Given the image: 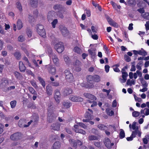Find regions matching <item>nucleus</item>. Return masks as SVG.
<instances>
[{
  "instance_id": "3c124183",
  "label": "nucleus",
  "mask_w": 149,
  "mask_h": 149,
  "mask_svg": "<svg viewBox=\"0 0 149 149\" xmlns=\"http://www.w3.org/2000/svg\"><path fill=\"white\" fill-rule=\"evenodd\" d=\"M140 115V112L137 111H134L132 113V115L134 117H138Z\"/></svg>"
},
{
  "instance_id": "6e6552de",
  "label": "nucleus",
  "mask_w": 149,
  "mask_h": 149,
  "mask_svg": "<svg viewBox=\"0 0 149 149\" xmlns=\"http://www.w3.org/2000/svg\"><path fill=\"white\" fill-rule=\"evenodd\" d=\"M104 142L105 146L108 148H110L114 144L113 143H111L109 139L107 138L104 139Z\"/></svg>"
},
{
  "instance_id": "0e129e2a",
  "label": "nucleus",
  "mask_w": 149,
  "mask_h": 149,
  "mask_svg": "<svg viewBox=\"0 0 149 149\" xmlns=\"http://www.w3.org/2000/svg\"><path fill=\"white\" fill-rule=\"evenodd\" d=\"M30 83L35 88L37 87V86L36 84V82L34 81H31Z\"/></svg>"
},
{
  "instance_id": "9b49d317",
  "label": "nucleus",
  "mask_w": 149,
  "mask_h": 149,
  "mask_svg": "<svg viewBox=\"0 0 149 149\" xmlns=\"http://www.w3.org/2000/svg\"><path fill=\"white\" fill-rule=\"evenodd\" d=\"M61 97V94L58 90H56L54 91V98L56 101L58 103L60 102V99Z\"/></svg>"
},
{
  "instance_id": "49530a36",
  "label": "nucleus",
  "mask_w": 149,
  "mask_h": 149,
  "mask_svg": "<svg viewBox=\"0 0 149 149\" xmlns=\"http://www.w3.org/2000/svg\"><path fill=\"white\" fill-rule=\"evenodd\" d=\"M120 137L121 139L124 138L125 136V133L123 130L120 129V132L119 134Z\"/></svg>"
},
{
  "instance_id": "c03bdc74",
  "label": "nucleus",
  "mask_w": 149,
  "mask_h": 149,
  "mask_svg": "<svg viewBox=\"0 0 149 149\" xmlns=\"http://www.w3.org/2000/svg\"><path fill=\"white\" fill-rule=\"evenodd\" d=\"M97 137L94 135H90L88 137V139L90 141L97 140Z\"/></svg>"
},
{
  "instance_id": "f257e3e1",
  "label": "nucleus",
  "mask_w": 149,
  "mask_h": 149,
  "mask_svg": "<svg viewBox=\"0 0 149 149\" xmlns=\"http://www.w3.org/2000/svg\"><path fill=\"white\" fill-rule=\"evenodd\" d=\"M65 79L68 82H72L74 80L72 74L68 70H66L64 71Z\"/></svg>"
},
{
  "instance_id": "c9c22d12",
  "label": "nucleus",
  "mask_w": 149,
  "mask_h": 149,
  "mask_svg": "<svg viewBox=\"0 0 149 149\" xmlns=\"http://www.w3.org/2000/svg\"><path fill=\"white\" fill-rule=\"evenodd\" d=\"M111 3L112 5L113 8H114L116 9H120L121 6H120V5H117L116 3H115L113 1H111Z\"/></svg>"
},
{
  "instance_id": "de8ad7c7",
  "label": "nucleus",
  "mask_w": 149,
  "mask_h": 149,
  "mask_svg": "<svg viewBox=\"0 0 149 149\" xmlns=\"http://www.w3.org/2000/svg\"><path fill=\"white\" fill-rule=\"evenodd\" d=\"M64 59L65 62L67 64H68L70 63V59L67 55L64 56Z\"/></svg>"
},
{
  "instance_id": "ea45409f",
  "label": "nucleus",
  "mask_w": 149,
  "mask_h": 149,
  "mask_svg": "<svg viewBox=\"0 0 149 149\" xmlns=\"http://www.w3.org/2000/svg\"><path fill=\"white\" fill-rule=\"evenodd\" d=\"M122 77L123 79V82L124 83L127 80L126 77L128 76V74L127 72L122 73Z\"/></svg>"
},
{
  "instance_id": "c756f323",
  "label": "nucleus",
  "mask_w": 149,
  "mask_h": 149,
  "mask_svg": "<svg viewBox=\"0 0 149 149\" xmlns=\"http://www.w3.org/2000/svg\"><path fill=\"white\" fill-rule=\"evenodd\" d=\"M135 132H132L131 135L130 137H128L127 138V139L128 141H131L133 140L134 138L136 137V135L137 134L135 133Z\"/></svg>"
},
{
  "instance_id": "f8f14e48",
  "label": "nucleus",
  "mask_w": 149,
  "mask_h": 149,
  "mask_svg": "<svg viewBox=\"0 0 149 149\" xmlns=\"http://www.w3.org/2000/svg\"><path fill=\"white\" fill-rule=\"evenodd\" d=\"M107 20L109 24L111 26L115 27H118V25L117 23L115 22L113 19L109 16L107 17Z\"/></svg>"
},
{
  "instance_id": "bf43d9fd",
  "label": "nucleus",
  "mask_w": 149,
  "mask_h": 149,
  "mask_svg": "<svg viewBox=\"0 0 149 149\" xmlns=\"http://www.w3.org/2000/svg\"><path fill=\"white\" fill-rule=\"evenodd\" d=\"M15 56L17 59L20 58L21 56V55L19 52H16L14 54Z\"/></svg>"
},
{
  "instance_id": "a211bd4d",
  "label": "nucleus",
  "mask_w": 149,
  "mask_h": 149,
  "mask_svg": "<svg viewBox=\"0 0 149 149\" xmlns=\"http://www.w3.org/2000/svg\"><path fill=\"white\" fill-rule=\"evenodd\" d=\"M61 144L59 142H56L53 145L52 149H59Z\"/></svg>"
},
{
  "instance_id": "7c9ffc66",
  "label": "nucleus",
  "mask_w": 149,
  "mask_h": 149,
  "mask_svg": "<svg viewBox=\"0 0 149 149\" xmlns=\"http://www.w3.org/2000/svg\"><path fill=\"white\" fill-rule=\"evenodd\" d=\"M74 51L78 54H80L82 52L81 49L78 47H75L73 49Z\"/></svg>"
},
{
  "instance_id": "9d476101",
  "label": "nucleus",
  "mask_w": 149,
  "mask_h": 149,
  "mask_svg": "<svg viewBox=\"0 0 149 149\" xmlns=\"http://www.w3.org/2000/svg\"><path fill=\"white\" fill-rule=\"evenodd\" d=\"M8 82L7 79H3L0 81V88H3L6 87L8 84Z\"/></svg>"
},
{
  "instance_id": "6ab92c4d",
  "label": "nucleus",
  "mask_w": 149,
  "mask_h": 149,
  "mask_svg": "<svg viewBox=\"0 0 149 149\" xmlns=\"http://www.w3.org/2000/svg\"><path fill=\"white\" fill-rule=\"evenodd\" d=\"M72 92V90L69 88H66L63 91L64 95H67L71 94Z\"/></svg>"
},
{
  "instance_id": "393cba45",
  "label": "nucleus",
  "mask_w": 149,
  "mask_h": 149,
  "mask_svg": "<svg viewBox=\"0 0 149 149\" xmlns=\"http://www.w3.org/2000/svg\"><path fill=\"white\" fill-rule=\"evenodd\" d=\"M48 117V120L49 122H51L52 120H54L56 117V116L53 113L51 114L50 116H49Z\"/></svg>"
},
{
  "instance_id": "58836bf2",
  "label": "nucleus",
  "mask_w": 149,
  "mask_h": 149,
  "mask_svg": "<svg viewBox=\"0 0 149 149\" xmlns=\"http://www.w3.org/2000/svg\"><path fill=\"white\" fill-rule=\"evenodd\" d=\"M54 8L55 10L58 9L59 10H61L62 9L64 8V7L60 5H56L54 6Z\"/></svg>"
},
{
  "instance_id": "4d7b16f0",
  "label": "nucleus",
  "mask_w": 149,
  "mask_h": 149,
  "mask_svg": "<svg viewBox=\"0 0 149 149\" xmlns=\"http://www.w3.org/2000/svg\"><path fill=\"white\" fill-rule=\"evenodd\" d=\"M24 37L23 36L20 35L18 38V40L19 41L22 42L24 41Z\"/></svg>"
},
{
  "instance_id": "5fc2aeb1",
  "label": "nucleus",
  "mask_w": 149,
  "mask_h": 149,
  "mask_svg": "<svg viewBox=\"0 0 149 149\" xmlns=\"http://www.w3.org/2000/svg\"><path fill=\"white\" fill-rule=\"evenodd\" d=\"M58 22V20L57 19H54L51 22V24L53 28L55 27V25Z\"/></svg>"
},
{
  "instance_id": "13d9d810",
  "label": "nucleus",
  "mask_w": 149,
  "mask_h": 149,
  "mask_svg": "<svg viewBox=\"0 0 149 149\" xmlns=\"http://www.w3.org/2000/svg\"><path fill=\"white\" fill-rule=\"evenodd\" d=\"M28 18L29 21L30 22H32L34 21V17H33V16H32L31 15H29Z\"/></svg>"
},
{
  "instance_id": "39448f33",
  "label": "nucleus",
  "mask_w": 149,
  "mask_h": 149,
  "mask_svg": "<svg viewBox=\"0 0 149 149\" xmlns=\"http://www.w3.org/2000/svg\"><path fill=\"white\" fill-rule=\"evenodd\" d=\"M69 99L72 101L74 102H81L83 100V98L81 97L73 95L70 96Z\"/></svg>"
},
{
  "instance_id": "338daca9",
  "label": "nucleus",
  "mask_w": 149,
  "mask_h": 149,
  "mask_svg": "<svg viewBox=\"0 0 149 149\" xmlns=\"http://www.w3.org/2000/svg\"><path fill=\"white\" fill-rule=\"evenodd\" d=\"M146 27V31L149 30V21H147L146 22V24H145Z\"/></svg>"
},
{
  "instance_id": "bb28decb",
  "label": "nucleus",
  "mask_w": 149,
  "mask_h": 149,
  "mask_svg": "<svg viewBox=\"0 0 149 149\" xmlns=\"http://www.w3.org/2000/svg\"><path fill=\"white\" fill-rule=\"evenodd\" d=\"M139 54L144 56L147 55V53L143 49L141 48V50H139Z\"/></svg>"
},
{
  "instance_id": "603ef678",
  "label": "nucleus",
  "mask_w": 149,
  "mask_h": 149,
  "mask_svg": "<svg viewBox=\"0 0 149 149\" xmlns=\"http://www.w3.org/2000/svg\"><path fill=\"white\" fill-rule=\"evenodd\" d=\"M26 34L28 37L30 38L32 36V32L30 29H27L26 31Z\"/></svg>"
},
{
  "instance_id": "052dcab7",
  "label": "nucleus",
  "mask_w": 149,
  "mask_h": 149,
  "mask_svg": "<svg viewBox=\"0 0 149 149\" xmlns=\"http://www.w3.org/2000/svg\"><path fill=\"white\" fill-rule=\"evenodd\" d=\"M134 97L135 100L136 101L141 102L142 101V99L141 98L137 97L135 95H134Z\"/></svg>"
},
{
  "instance_id": "774afa93",
  "label": "nucleus",
  "mask_w": 149,
  "mask_h": 149,
  "mask_svg": "<svg viewBox=\"0 0 149 149\" xmlns=\"http://www.w3.org/2000/svg\"><path fill=\"white\" fill-rule=\"evenodd\" d=\"M81 66H76L74 67L75 70L77 72H79L81 70Z\"/></svg>"
},
{
  "instance_id": "4c0bfd02",
  "label": "nucleus",
  "mask_w": 149,
  "mask_h": 149,
  "mask_svg": "<svg viewBox=\"0 0 149 149\" xmlns=\"http://www.w3.org/2000/svg\"><path fill=\"white\" fill-rule=\"evenodd\" d=\"M106 111L107 114L110 116H112L114 114L113 111L111 110L109 108L106 109Z\"/></svg>"
},
{
  "instance_id": "ddd939ff",
  "label": "nucleus",
  "mask_w": 149,
  "mask_h": 149,
  "mask_svg": "<svg viewBox=\"0 0 149 149\" xmlns=\"http://www.w3.org/2000/svg\"><path fill=\"white\" fill-rule=\"evenodd\" d=\"M84 95L86 98L92 100H95L96 99V98L94 95L89 93H85L84 94Z\"/></svg>"
},
{
  "instance_id": "1a4fd4ad",
  "label": "nucleus",
  "mask_w": 149,
  "mask_h": 149,
  "mask_svg": "<svg viewBox=\"0 0 149 149\" xmlns=\"http://www.w3.org/2000/svg\"><path fill=\"white\" fill-rule=\"evenodd\" d=\"M55 13L54 11H51L49 12L47 14V19L49 22L52 21L54 18Z\"/></svg>"
},
{
  "instance_id": "2eb2a0df",
  "label": "nucleus",
  "mask_w": 149,
  "mask_h": 149,
  "mask_svg": "<svg viewBox=\"0 0 149 149\" xmlns=\"http://www.w3.org/2000/svg\"><path fill=\"white\" fill-rule=\"evenodd\" d=\"M61 30L63 35L65 36H67L68 34V31L66 28L65 27H63L61 29Z\"/></svg>"
},
{
  "instance_id": "a18cd8bd",
  "label": "nucleus",
  "mask_w": 149,
  "mask_h": 149,
  "mask_svg": "<svg viewBox=\"0 0 149 149\" xmlns=\"http://www.w3.org/2000/svg\"><path fill=\"white\" fill-rule=\"evenodd\" d=\"M38 79L40 81L42 86L44 87H45V83L44 81L40 77H38Z\"/></svg>"
},
{
  "instance_id": "a19ab883",
  "label": "nucleus",
  "mask_w": 149,
  "mask_h": 149,
  "mask_svg": "<svg viewBox=\"0 0 149 149\" xmlns=\"http://www.w3.org/2000/svg\"><path fill=\"white\" fill-rule=\"evenodd\" d=\"M28 89L30 92L33 94L36 95V92L35 90L31 87H28Z\"/></svg>"
},
{
  "instance_id": "4468645a",
  "label": "nucleus",
  "mask_w": 149,
  "mask_h": 149,
  "mask_svg": "<svg viewBox=\"0 0 149 149\" xmlns=\"http://www.w3.org/2000/svg\"><path fill=\"white\" fill-rule=\"evenodd\" d=\"M19 68L20 71L23 72H24L26 69V68L23 64V62L21 61L19 62Z\"/></svg>"
},
{
  "instance_id": "473e14b6",
  "label": "nucleus",
  "mask_w": 149,
  "mask_h": 149,
  "mask_svg": "<svg viewBox=\"0 0 149 149\" xmlns=\"http://www.w3.org/2000/svg\"><path fill=\"white\" fill-rule=\"evenodd\" d=\"M97 127L101 130H107V127L103 124H100L97 125Z\"/></svg>"
},
{
  "instance_id": "4be33fe9",
  "label": "nucleus",
  "mask_w": 149,
  "mask_h": 149,
  "mask_svg": "<svg viewBox=\"0 0 149 149\" xmlns=\"http://www.w3.org/2000/svg\"><path fill=\"white\" fill-rule=\"evenodd\" d=\"M141 114H143L146 116H148L149 115V109L146 108L144 109H142L140 111Z\"/></svg>"
},
{
  "instance_id": "37998d69",
  "label": "nucleus",
  "mask_w": 149,
  "mask_h": 149,
  "mask_svg": "<svg viewBox=\"0 0 149 149\" xmlns=\"http://www.w3.org/2000/svg\"><path fill=\"white\" fill-rule=\"evenodd\" d=\"M127 84L128 85L132 86V84L134 85L135 84V81L133 79L130 80V79H128L127 82Z\"/></svg>"
},
{
  "instance_id": "aec40b11",
  "label": "nucleus",
  "mask_w": 149,
  "mask_h": 149,
  "mask_svg": "<svg viewBox=\"0 0 149 149\" xmlns=\"http://www.w3.org/2000/svg\"><path fill=\"white\" fill-rule=\"evenodd\" d=\"M49 72L52 74H54L56 72V69L52 66L50 65L48 68Z\"/></svg>"
},
{
  "instance_id": "f704fd0d",
  "label": "nucleus",
  "mask_w": 149,
  "mask_h": 149,
  "mask_svg": "<svg viewBox=\"0 0 149 149\" xmlns=\"http://www.w3.org/2000/svg\"><path fill=\"white\" fill-rule=\"evenodd\" d=\"M17 27L18 30L20 29L22 27V21L19 19L18 20L17 22Z\"/></svg>"
},
{
  "instance_id": "6e6d98bb",
  "label": "nucleus",
  "mask_w": 149,
  "mask_h": 149,
  "mask_svg": "<svg viewBox=\"0 0 149 149\" xmlns=\"http://www.w3.org/2000/svg\"><path fill=\"white\" fill-rule=\"evenodd\" d=\"M77 124L78 125L85 129L87 127V126L82 123H77Z\"/></svg>"
},
{
  "instance_id": "0eeeda50",
  "label": "nucleus",
  "mask_w": 149,
  "mask_h": 149,
  "mask_svg": "<svg viewBox=\"0 0 149 149\" xmlns=\"http://www.w3.org/2000/svg\"><path fill=\"white\" fill-rule=\"evenodd\" d=\"M21 134L19 132L15 133L11 135L10 138L13 141H16L19 139L21 138Z\"/></svg>"
},
{
  "instance_id": "69168bd1",
  "label": "nucleus",
  "mask_w": 149,
  "mask_h": 149,
  "mask_svg": "<svg viewBox=\"0 0 149 149\" xmlns=\"http://www.w3.org/2000/svg\"><path fill=\"white\" fill-rule=\"evenodd\" d=\"M28 107L29 108H32L33 109H35L36 108L35 105L32 103H30L28 104Z\"/></svg>"
},
{
  "instance_id": "412c9836",
  "label": "nucleus",
  "mask_w": 149,
  "mask_h": 149,
  "mask_svg": "<svg viewBox=\"0 0 149 149\" xmlns=\"http://www.w3.org/2000/svg\"><path fill=\"white\" fill-rule=\"evenodd\" d=\"M85 117L88 119H92L93 118L92 114L90 113L89 112H86L85 115Z\"/></svg>"
},
{
  "instance_id": "e2e57ef3",
  "label": "nucleus",
  "mask_w": 149,
  "mask_h": 149,
  "mask_svg": "<svg viewBox=\"0 0 149 149\" xmlns=\"http://www.w3.org/2000/svg\"><path fill=\"white\" fill-rule=\"evenodd\" d=\"M23 59L26 62V64H28L29 66H31V64L29 63L28 60L26 57H24Z\"/></svg>"
},
{
  "instance_id": "09e8293b",
  "label": "nucleus",
  "mask_w": 149,
  "mask_h": 149,
  "mask_svg": "<svg viewBox=\"0 0 149 149\" xmlns=\"http://www.w3.org/2000/svg\"><path fill=\"white\" fill-rule=\"evenodd\" d=\"M75 131L77 133H80L83 134H85L86 133V132L84 130L79 129L75 130Z\"/></svg>"
},
{
  "instance_id": "2f4dec72",
  "label": "nucleus",
  "mask_w": 149,
  "mask_h": 149,
  "mask_svg": "<svg viewBox=\"0 0 149 149\" xmlns=\"http://www.w3.org/2000/svg\"><path fill=\"white\" fill-rule=\"evenodd\" d=\"M69 141L71 145H72L75 148H77V143L76 141H74V140L71 139H70Z\"/></svg>"
},
{
  "instance_id": "79ce46f5",
  "label": "nucleus",
  "mask_w": 149,
  "mask_h": 149,
  "mask_svg": "<svg viewBox=\"0 0 149 149\" xmlns=\"http://www.w3.org/2000/svg\"><path fill=\"white\" fill-rule=\"evenodd\" d=\"M16 6L19 11H21L22 10V7L21 3L19 2H17L16 3Z\"/></svg>"
},
{
  "instance_id": "c85d7f7f",
  "label": "nucleus",
  "mask_w": 149,
  "mask_h": 149,
  "mask_svg": "<svg viewBox=\"0 0 149 149\" xmlns=\"http://www.w3.org/2000/svg\"><path fill=\"white\" fill-rule=\"evenodd\" d=\"M127 4L128 6H134L136 4V1L135 0H128Z\"/></svg>"
},
{
  "instance_id": "a878e982",
  "label": "nucleus",
  "mask_w": 149,
  "mask_h": 149,
  "mask_svg": "<svg viewBox=\"0 0 149 149\" xmlns=\"http://www.w3.org/2000/svg\"><path fill=\"white\" fill-rule=\"evenodd\" d=\"M38 0H31L30 3L32 7H36L38 4Z\"/></svg>"
},
{
  "instance_id": "864d4df0",
  "label": "nucleus",
  "mask_w": 149,
  "mask_h": 149,
  "mask_svg": "<svg viewBox=\"0 0 149 149\" xmlns=\"http://www.w3.org/2000/svg\"><path fill=\"white\" fill-rule=\"evenodd\" d=\"M16 101L15 100L12 101L10 102L11 107L12 108H14L16 105Z\"/></svg>"
},
{
  "instance_id": "cd10ccee",
  "label": "nucleus",
  "mask_w": 149,
  "mask_h": 149,
  "mask_svg": "<svg viewBox=\"0 0 149 149\" xmlns=\"http://www.w3.org/2000/svg\"><path fill=\"white\" fill-rule=\"evenodd\" d=\"M73 65L75 67L76 66H81V62L77 59H76L73 63Z\"/></svg>"
},
{
  "instance_id": "7ed1b4c3",
  "label": "nucleus",
  "mask_w": 149,
  "mask_h": 149,
  "mask_svg": "<svg viewBox=\"0 0 149 149\" xmlns=\"http://www.w3.org/2000/svg\"><path fill=\"white\" fill-rule=\"evenodd\" d=\"M136 123L134 122L132 125V128L134 131L132 132H135V133L137 134L139 137H141V132H140V129H139V126H136Z\"/></svg>"
},
{
  "instance_id": "8fccbe9b",
  "label": "nucleus",
  "mask_w": 149,
  "mask_h": 149,
  "mask_svg": "<svg viewBox=\"0 0 149 149\" xmlns=\"http://www.w3.org/2000/svg\"><path fill=\"white\" fill-rule=\"evenodd\" d=\"M142 16L144 19L149 20V13H146L145 14L142 15Z\"/></svg>"
},
{
  "instance_id": "b1692460",
  "label": "nucleus",
  "mask_w": 149,
  "mask_h": 149,
  "mask_svg": "<svg viewBox=\"0 0 149 149\" xmlns=\"http://www.w3.org/2000/svg\"><path fill=\"white\" fill-rule=\"evenodd\" d=\"M14 74L17 79L19 80H21L22 79V75L19 72H14Z\"/></svg>"
},
{
  "instance_id": "20e7f679",
  "label": "nucleus",
  "mask_w": 149,
  "mask_h": 149,
  "mask_svg": "<svg viewBox=\"0 0 149 149\" xmlns=\"http://www.w3.org/2000/svg\"><path fill=\"white\" fill-rule=\"evenodd\" d=\"M54 47L57 51L59 53H61L64 50V46L62 43L60 42L56 44Z\"/></svg>"
},
{
  "instance_id": "423d86ee",
  "label": "nucleus",
  "mask_w": 149,
  "mask_h": 149,
  "mask_svg": "<svg viewBox=\"0 0 149 149\" xmlns=\"http://www.w3.org/2000/svg\"><path fill=\"white\" fill-rule=\"evenodd\" d=\"M87 80L88 81L93 80L95 82H98L100 81V77L97 75H95L93 76L90 75L87 78Z\"/></svg>"
},
{
  "instance_id": "f3484780",
  "label": "nucleus",
  "mask_w": 149,
  "mask_h": 149,
  "mask_svg": "<svg viewBox=\"0 0 149 149\" xmlns=\"http://www.w3.org/2000/svg\"><path fill=\"white\" fill-rule=\"evenodd\" d=\"M26 123V120L24 119H21L19 120L18 123V126L21 127H25V124Z\"/></svg>"
},
{
  "instance_id": "e433bc0d",
  "label": "nucleus",
  "mask_w": 149,
  "mask_h": 149,
  "mask_svg": "<svg viewBox=\"0 0 149 149\" xmlns=\"http://www.w3.org/2000/svg\"><path fill=\"white\" fill-rule=\"evenodd\" d=\"M63 105L66 108H69L71 106V104L67 102L64 101L63 103Z\"/></svg>"
},
{
  "instance_id": "680f3d73",
  "label": "nucleus",
  "mask_w": 149,
  "mask_h": 149,
  "mask_svg": "<svg viewBox=\"0 0 149 149\" xmlns=\"http://www.w3.org/2000/svg\"><path fill=\"white\" fill-rule=\"evenodd\" d=\"M124 58L125 60L127 62H129L131 60L130 58L127 55H124Z\"/></svg>"
},
{
  "instance_id": "f03ea898",
  "label": "nucleus",
  "mask_w": 149,
  "mask_h": 149,
  "mask_svg": "<svg viewBox=\"0 0 149 149\" xmlns=\"http://www.w3.org/2000/svg\"><path fill=\"white\" fill-rule=\"evenodd\" d=\"M37 31L40 35L44 37L45 36V30L44 29L43 26L42 25H38L37 28Z\"/></svg>"
},
{
  "instance_id": "72a5a7b5",
  "label": "nucleus",
  "mask_w": 149,
  "mask_h": 149,
  "mask_svg": "<svg viewBox=\"0 0 149 149\" xmlns=\"http://www.w3.org/2000/svg\"><path fill=\"white\" fill-rule=\"evenodd\" d=\"M52 128L54 130L58 131L60 129V126L58 124H53L52 126Z\"/></svg>"
},
{
  "instance_id": "5701e85b",
  "label": "nucleus",
  "mask_w": 149,
  "mask_h": 149,
  "mask_svg": "<svg viewBox=\"0 0 149 149\" xmlns=\"http://www.w3.org/2000/svg\"><path fill=\"white\" fill-rule=\"evenodd\" d=\"M47 94L49 95H51L52 93V88L51 86H47L46 87Z\"/></svg>"
},
{
  "instance_id": "dca6fc26",
  "label": "nucleus",
  "mask_w": 149,
  "mask_h": 149,
  "mask_svg": "<svg viewBox=\"0 0 149 149\" xmlns=\"http://www.w3.org/2000/svg\"><path fill=\"white\" fill-rule=\"evenodd\" d=\"M50 57H52L53 61L55 64H57L58 63V59L57 56L54 54H53L52 56H50Z\"/></svg>"
}]
</instances>
